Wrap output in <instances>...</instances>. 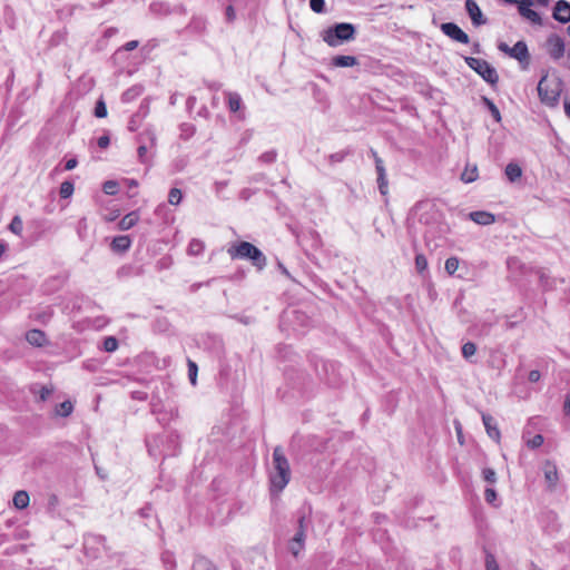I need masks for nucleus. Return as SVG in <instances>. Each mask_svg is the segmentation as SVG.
<instances>
[{"instance_id":"nucleus-34","label":"nucleus","mask_w":570,"mask_h":570,"mask_svg":"<svg viewBox=\"0 0 570 570\" xmlns=\"http://www.w3.org/2000/svg\"><path fill=\"white\" fill-rule=\"evenodd\" d=\"M476 178H478L476 166H474L472 168L466 167L461 175V179L466 184L475 181Z\"/></svg>"},{"instance_id":"nucleus-28","label":"nucleus","mask_w":570,"mask_h":570,"mask_svg":"<svg viewBox=\"0 0 570 570\" xmlns=\"http://www.w3.org/2000/svg\"><path fill=\"white\" fill-rule=\"evenodd\" d=\"M505 176L511 181H517L522 176V168L517 163H509L505 167Z\"/></svg>"},{"instance_id":"nucleus-24","label":"nucleus","mask_w":570,"mask_h":570,"mask_svg":"<svg viewBox=\"0 0 570 570\" xmlns=\"http://www.w3.org/2000/svg\"><path fill=\"white\" fill-rule=\"evenodd\" d=\"M139 220L138 212L134 210L125 215L120 222L118 223V228L120 230H128L132 228Z\"/></svg>"},{"instance_id":"nucleus-1","label":"nucleus","mask_w":570,"mask_h":570,"mask_svg":"<svg viewBox=\"0 0 570 570\" xmlns=\"http://www.w3.org/2000/svg\"><path fill=\"white\" fill-rule=\"evenodd\" d=\"M563 88L564 83L558 75L544 71L537 87L541 104L549 108L558 107Z\"/></svg>"},{"instance_id":"nucleus-59","label":"nucleus","mask_w":570,"mask_h":570,"mask_svg":"<svg viewBox=\"0 0 570 570\" xmlns=\"http://www.w3.org/2000/svg\"><path fill=\"white\" fill-rule=\"evenodd\" d=\"M117 32H118V29L115 27L107 28L104 32L102 40H107V39L114 37L115 35H117Z\"/></svg>"},{"instance_id":"nucleus-12","label":"nucleus","mask_w":570,"mask_h":570,"mask_svg":"<svg viewBox=\"0 0 570 570\" xmlns=\"http://www.w3.org/2000/svg\"><path fill=\"white\" fill-rule=\"evenodd\" d=\"M465 10L473 26L479 27L487 23V18H484L475 0H465Z\"/></svg>"},{"instance_id":"nucleus-55","label":"nucleus","mask_w":570,"mask_h":570,"mask_svg":"<svg viewBox=\"0 0 570 570\" xmlns=\"http://www.w3.org/2000/svg\"><path fill=\"white\" fill-rule=\"evenodd\" d=\"M109 144H110V138H109V136H108V135H102V136H101V137H99V138H98V140H97V145H98L100 148H102V149L107 148V147L109 146Z\"/></svg>"},{"instance_id":"nucleus-46","label":"nucleus","mask_w":570,"mask_h":570,"mask_svg":"<svg viewBox=\"0 0 570 570\" xmlns=\"http://www.w3.org/2000/svg\"><path fill=\"white\" fill-rule=\"evenodd\" d=\"M95 116L97 118H105L107 116V107L102 99H99L95 106Z\"/></svg>"},{"instance_id":"nucleus-48","label":"nucleus","mask_w":570,"mask_h":570,"mask_svg":"<svg viewBox=\"0 0 570 570\" xmlns=\"http://www.w3.org/2000/svg\"><path fill=\"white\" fill-rule=\"evenodd\" d=\"M482 475H483L484 481H487L490 484H493L497 482V473L491 468L483 469Z\"/></svg>"},{"instance_id":"nucleus-21","label":"nucleus","mask_w":570,"mask_h":570,"mask_svg":"<svg viewBox=\"0 0 570 570\" xmlns=\"http://www.w3.org/2000/svg\"><path fill=\"white\" fill-rule=\"evenodd\" d=\"M26 340L29 344L41 347L46 344L47 337L46 334L40 330H30L26 333Z\"/></svg>"},{"instance_id":"nucleus-58","label":"nucleus","mask_w":570,"mask_h":570,"mask_svg":"<svg viewBox=\"0 0 570 570\" xmlns=\"http://www.w3.org/2000/svg\"><path fill=\"white\" fill-rule=\"evenodd\" d=\"M157 415V421L161 424H166L174 415L173 411L170 412V415H168L167 413H164V411L161 412V414H156Z\"/></svg>"},{"instance_id":"nucleus-3","label":"nucleus","mask_w":570,"mask_h":570,"mask_svg":"<svg viewBox=\"0 0 570 570\" xmlns=\"http://www.w3.org/2000/svg\"><path fill=\"white\" fill-rule=\"evenodd\" d=\"M228 255L232 259H248L258 269L266 266V256L264 253L249 242H239L228 247Z\"/></svg>"},{"instance_id":"nucleus-10","label":"nucleus","mask_w":570,"mask_h":570,"mask_svg":"<svg viewBox=\"0 0 570 570\" xmlns=\"http://www.w3.org/2000/svg\"><path fill=\"white\" fill-rule=\"evenodd\" d=\"M442 32L451 38L454 41L460 43H469L470 38L466 32H464L456 23L454 22H444L441 24Z\"/></svg>"},{"instance_id":"nucleus-51","label":"nucleus","mask_w":570,"mask_h":570,"mask_svg":"<svg viewBox=\"0 0 570 570\" xmlns=\"http://www.w3.org/2000/svg\"><path fill=\"white\" fill-rule=\"evenodd\" d=\"M498 494L497 491L492 488H487L484 491V499L488 503L494 504L497 501Z\"/></svg>"},{"instance_id":"nucleus-32","label":"nucleus","mask_w":570,"mask_h":570,"mask_svg":"<svg viewBox=\"0 0 570 570\" xmlns=\"http://www.w3.org/2000/svg\"><path fill=\"white\" fill-rule=\"evenodd\" d=\"M544 478L551 487L556 485V483L558 481V471H557L556 465L547 464V466L544 469Z\"/></svg>"},{"instance_id":"nucleus-56","label":"nucleus","mask_w":570,"mask_h":570,"mask_svg":"<svg viewBox=\"0 0 570 570\" xmlns=\"http://www.w3.org/2000/svg\"><path fill=\"white\" fill-rule=\"evenodd\" d=\"M139 46V42L137 40H131L126 42L119 50H126L131 51L135 50Z\"/></svg>"},{"instance_id":"nucleus-63","label":"nucleus","mask_w":570,"mask_h":570,"mask_svg":"<svg viewBox=\"0 0 570 570\" xmlns=\"http://www.w3.org/2000/svg\"><path fill=\"white\" fill-rule=\"evenodd\" d=\"M66 37H67V32H65V33L56 32L52 36L51 41L53 43H59L60 41L66 40Z\"/></svg>"},{"instance_id":"nucleus-15","label":"nucleus","mask_w":570,"mask_h":570,"mask_svg":"<svg viewBox=\"0 0 570 570\" xmlns=\"http://www.w3.org/2000/svg\"><path fill=\"white\" fill-rule=\"evenodd\" d=\"M482 422L485 428L487 434L492 440L499 442L501 434L494 417L488 413H482Z\"/></svg>"},{"instance_id":"nucleus-11","label":"nucleus","mask_w":570,"mask_h":570,"mask_svg":"<svg viewBox=\"0 0 570 570\" xmlns=\"http://www.w3.org/2000/svg\"><path fill=\"white\" fill-rule=\"evenodd\" d=\"M509 57L518 60L522 68L525 69L530 63V52L527 43L523 40L518 41L511 47Z\"/></svg>"},{"instance_id":"nucleus-17","label":"nucleus","mask_w":570,"mask_h":570,"mask_svg":"<svg viewBox=\"0 0 570 570\" xmlns=\"http://www.w3.org/2000/svg\"><path fill=\"white\" fill-rule=\"evenodd\" d=\"M227 96V106H228V109L230 112H239V118L240 119H244L245 116H244V112L242 111L243 109V101H242V97L237 92H232V91H227L225 94Z\"/></svg>"},{"instance_id":"nucleus-41","label":"nucleus","mask_w":570,"mask_h":570,"mask_svg":"<svg viewBox=\"0 0 570 570\" xmlns=\"http://www.w3.org/2000/svg\"><path fill=\"white\" fill-rule=\"evenodd\" d=\"M377 186H379L380 193L383 196H385L389 191V183H387V178H386V171L377 174Z\"/></svg>"},{"instance_id":"nucleus-61","label":"nucleus","mask_w":570,"mask_h":570,"mask_svg":"<svg viewBox=\"0 0 570 570\" xmlns=\"http://www.w3.org/2000/svg\"><path fill=\"white\" fill-rule=\"evenodd\" d=\"M59 504V499L56 494H51L48 499V507L53 510Z\"/></svg>"},{"instance_id":"nucleus-37","label":"nucleus","mask_w":570,"mask_h":570,"mask_svg":"<svg viewBox=\"0 0 570 570\" xmlns=\"http://www.w3.org/2000/svg\"><path fill=\"white\" fill-rule=\"evenodd\" d=\"M56 415L59 416H68L71 414V401L66 400L60 405L56 407Z\"/></svg>"},{"instance_id":"nucleus-5","label":"nucleus","mask_w":570,"mask_h":570,"mask_svg":"<svg viewBox=\"0 0 570 570\" xmlns=\"http://www.w3.org/2000/svg\"><path fill=\"white\" fill-rule=\"evenodd\" d=\"M317 375L328 386L337 387L343 379L341 374V365L331 361H321L316 364Z\"/></svg>"},{"instance_id":"nucleus-23","label":"nucleus","mask_w":570,"mask_h":570,"mask_svg":"<svg viewBox=\"0 0 570 570\" xmlns=\"http://www.w3.org/2000/svg\"><path fill=\"white\" fill-rule=\"evenodd\" d=\"M142 266H136V265H124L117 271V276L119 278H126V277H132V276H140L144 274Z\"/></svg>"},{"instance_id":"nucleus-42","label":"nucleus","mask_w":570,"mask_h":570,"mask_svg":"<svg viewBox=\"0 0 570 570\" xmlns=\"http://www.w3.org/2000/svg\"><path fill=\"white\" fill-rule=\"evenodd\" d=\"M476 353V345L473 342H466L462 346V355L465 360H470Z\"/></svg>"},{"instance_id":"nucleus-50","label":"nucleus","mask_w":570,"mask_h":570,"mask_svg":"<svg viewBox=\"0 0 570 570\" xmlns=\"http://www.w3.org/2000/svg\"><path fill=\"white\" fill-rule=\"evenodd\" d=\"M311 9L316 13L325 11V0H309Z\"/></svg>"},{"instance_id":"nucleus-64","label":"nucleus","mask_w":570,"mask_h":570,"mask_svg":"<svg viewBox=\"0 0 570 570\" xmlns=\"http://www.w3.org/2000/svg\"><path fill=\"white\" fill-rule=\"evenodd\" d=\"M563 412H564L566 415L570 414V393H568L566 395V400H564V403H563Z\"/></svg>"},{"instance_id":"nucleus-13","label":"nucleus","mask_w":570,"mask_h":570,"mask_svg":"<svg viewBox=\"0 0 570 570\" xmlns=\"http://www.w3.org/2000/svg\"><path fill=\"white\" fill-rule=\"evenodd\" d=\"M148 112H149V101L147 99H144L140 102V106H139V109L137 110V112H135L130 117L129 122H128V129L130 131H136L140 127L142 120L148 115Z\"/></svg>"},{"instance_id":"nucleus-39","label":"nucleus","mask_w":570,"mask_h":570,"mask_svg":"<svg viewBox=\"0 0 570 570\" xmlns=\"http://www.w3.org/2000/svg\"><path fill=\"white\" fill-rule=\"evenodd\" d=\"M119 189V184L116 180H106L102 184V190L107 195H116Z\"/></svg>"},{"instance_id":"nucleus-31","label":"nucleus","mask_w":570,"mask_h":570,"mask_svg":"<svg viewBox=\"0 0 570 570\" xmlns=\"http://www.w3.org/2000/svg\"><path fill=\"white\" fill-rule=\"evenodd\" d=\"M205 249V245L200 239L194 238L189 242L188 254L191 256L200 255Z\"/></svg>"},{"instance_id":"nucleus-6","label":"nucleus","mask_w":570,"mask_h":570,"mask_svg":"<svg viewBox=\"0 0 570 570\" xmlns=\"http://www.w3.org/2000/svg\"><path fill=\"white\" fill-rule=\"evenodd\" d=\"M465 63L474 70L484 81L491 86H495L499 81V75L494 67H492L487 60L464 57Z\"/></svg>"},{"instance_id":"nucleus-22","label":"nucleus","mask_w":570,"mask_h":570,"mask_svg":"<svg viewBox=\"0 0 570 570\" xmlns=\"http://www.w3.org/2000/svg\"><path fill=\"white\" fill-rule=\"evenodd\" d=\"M206 19L199 16L191 18L190 22L186 27V31L191 33L202 35L206 31Z\"/></svg>"},{"instance_id":"nucleus-43","label":"nucleus","mask_w":570,"mask_h":570,"mask_svg":"<svg viewBox=\"0 0 570 570\" xmlns=\"http://www.w3.org/2000/svg\"><path fill=\"white\" fill-rule=\"evenodd\" d=\"M187 366H188V377H189V381H190V383L193 385H196L198 366L191 360H188Z\"/></svg>"},{"instance_id":"nucleus-20","label":"nucleus","mask_w":570,"mask_h":570,"mask_svg":"<svg viewBox=\"0 0 570 570\" xmlns=\"http://www.w3.org/2000/svg\"><path fill=\"white\" fill-rule=\"evenodd\" d=\"M331 65L337 68H348L358 65V60L354 56L337 55L332 58Z\"/></svg>"},{"instance_id":"nucleus-30","label":"nucleus","mask_w":570,"mask_h":570,"mask_svg":"<svg viewBox=\"0 0 570 570\" xmlns=\"http://www.w3.org/2000/svg\"><path fill=\"white\" fill-rule=\"evenodd\" d=\"M482 102L488 108V110L490 111V114H491L492 118L495 120V122H500L502 118H501L500 110L495 106V104L488 97H482Z\"/></svg>"},{"instance_id":"nucleus-45","label":"nucleus","mask_w":570,"mask_h":570,"mask_svg":"<svg viewBox=\"0 0 570 570\" xmlns=\"http://www.w3.org/2000/svg\"><path fill=\"white\" fill-rule=\"evenodd\" d=\"M444 268L449 275H453L459 268V259L456 257H449L445 261Z\"/></svg>"},{"instance_id":"nucleus-49","label":"nucleus","mask_w":570,"mask_h":570,"mask_svg":"<svg viewBox=\"0 0 570 570\" xmlns=\"http://www.w3.org/2000/svg\"><path fill=\"white\" fill-rule=\"evenodd\" d=\"M60 197L67 199L71 196V180H65L59 190Z\"/></svg>"},{"instance_id":"nucleus-19","label":"nucleus","mask_w":570,"mask_h":570,"mask_svg":"<svg viewBox=\"0 0 570 570\" xmlns=\"http://www.w3.org/2000/svg\"><path fill=\"white\" fill-rule=\"evenodd\" d=\"M131 246V238L128 235L116 236L111 242V250L115 253H125Z\"/></svg>"},{"instance_id":"nucleus-54","label":"nucleus","mask_w":570,"mask_h":570,"mask_svg":"<svg viewBox=\"0 0 570 570\" xmlns=\"http://www.w3.org/2000/svg\"><path fill=\"white\" fill-rule=\"evenodd\" d=\"M71 167H72V164H71V158H68L67 156L63 158V166L62 168H60L59 166H57L53 171H52V175H56L60 171H63V170H71Z\"/></svg>"},{"instance_id":"nucleus-18","label":"nucleus","mask_w":570,"mask_h":570,"mask_svg":"<svg viewBox=\"0 0 570 570\" xmlns=\"http://www.w3.org/2000/svg\"><path fill=\"white\" fill-rule=\"evenodd\" d=\"M469 218L475 224L487 226L495 222V217L492 213L485 210H475L469 214Z\"/></svg>"},{"instance_id":"nucleus-25","label":"nucleus","mask_w":570,"mask_h":570,"mask_svg":"<svg viewBox=\"0 0 570 570\" xmlns=\"http://www.w3.org/2000/svg\"><path fill=\"white\" fill-rule=\"evenodd\" d=\"M493 324L494 323L490 322V321H481V322L475 323L471 327V331H472L473 335L488 336L491 332Z\"/></svg>"},{"instance_id":"nucleus-2","label":"nucleus","mask_w":570,"mask_h":570,"mask_svg":"<svg viewBox=\"0 0 570 570\" xmlns=\"http://www.w3.org/2000/svg\"><path fill=\"white\" fill-rule=\"evenodd\" d=\"M291 480V468L287 458L281 446L273 451V469L269 472L272 493L282 492Z\"/></svg>"},{"instance_id":"nucleus-14","label":"nucleus","mask_w":570,"mask_h":570,"mask_svg":"<svg viewBox=\"0 0 570 570\" xmlns=\"http://www.w3.org/2000/svg\"><path fill=\"white\" fill-rule=\"evenodd\" d=\"M552 17L560 23L570 22V2H568L567 0L557 1Z\"/></svg>"},{"instance_id":"nucleus-62","label":"nucleus","mask_w":570,"mask_h":570,"mask_svg":"<svg viewBox=\"0 0 570 570\" xmlns=\"http://www.w3.org/2000/svg\"><path fill=\"white\" fill-rule=\"evenodd\" d=\"M375 169L377 174L385 173L384 163L381 157H376L375 159Z\"/></svg>"},{"instance_id":"nucleus-8","label":"nucleus","mask_w":570,"mask_h":570,"mask_svg":"<svg viewBox=\"0 0 570 570\" xmlns=\"http://www.w3.org/2000/svg\"><path fill=\"white\" fill-rule=\"evenodd\" d=\"M82 549L87 558L98 559L105 549V538L97 534H87L83 537Z\"/></svg>"},{"instance_id":"nucleus-38","label":"nucleus","mask_w":570,"mask_h":570,"mask_svg":"<svg viewBox=\"0 0 570 570\" xmlns=\"http://www.w3.org/2000/svg\"><path fill=\"white\" fill-rule=\"evenodd\" d=\"M277 158V151L276 149H271L268 151H265L259 157H258V160L263 164H266V165H269V164H273Z\"/></svg>"},{"instance_id":"nucleus-52","label":"nucleus","mask_w":570,"mask_h":570,"mask_svg":"<svg viewBox=\"0 0 570 570\" xmlns=\"http://www.w3.org/2000/svg\"><path fill=\"white\" fill-rule=\"evenodd\" d=\"M485 568H487V570H500L499 564L497 563V561L492 554L487 556Z\"/></svg>"},{"instance_id":"nucleus-33","label":"nucleus","mask_w":570,"mask_h":570,"mask_svg":"<svg viewBox=\"0 0 570 570\" xmlns=\"http://www.w3.org/2000/svg\"><path fill=\"white\" fill-rule=\"evenodd\" d=\"M351 154H352V150L348 148L337 151V153H334V154H331L327 156L328 164L333 166L335 164L342 163Z\"/></svg>"},{"instance_id":"nucleus-35","label":"nucleus","mask_w":570,"mask_h":570,"mask_svg":"<svg viewBox=\"0 0 570 570\" xmlns=\"http://www.w3.org/2000/svg\"><path fill=\"white\" fill-rule=\"evenodd\" d=\"M102 348L108 353H112L118 348V340L115 336H106L102 341Z\"/></svg>"},{"instance_id":"nucleus-57","label":"nucleus","mask_w":570,"mask_h":570,"mask_svg":"<svg viewBox=\"0 0 570 570\" xmlns=\"http://www.w3.org/2000/svg\"><path fill=\"white\" fill-rule=\"evenodd\" d=\"M540 379H541V373L538 370L530 371V373L528 375V380L531 383H537Z\"/></svg>"},{"instance_id":"nucleus-26","label":"nucleus","mask_w":570,"mask_h":570,"mask_svg":"<svg viewBox=\"0 0 570 570\" xmlns=\"http://www.w3.org/2000/svg\"><path fill=\"white\" fill-rule=\"evenodd\" d=\"M142 91H144L142 86H140V85L132 86L121 95V101L125 104L131 102L135 99H137L142 94Z\"/></svg>"},{"instance_id":"nucleus-44","label":"nucleus","mask_w":570,"mask_h":570,"mask_svg":"<svg viewBox=\"0 0 570 570\" xmlns=\"http://www.w3.org/2000/svg\"><path fill=\"white\" fill-rule=\"evenodd\" d=\"M23 228L22 219L19 216H14L9 225V229L16 234L20 235Z\"/></svg>"},{"instance_id":"nucleus-40","label":"nucleus","mask_w":570,"mask_h":570,"mask_svg":"<svg viewBox=\"0 0 570 570\" xmlns=\"http://www.w3.org/2000/svg\"><path fill=\"white\" fill-rule=\"evenodd\" d=\"M415 268L417 273L423 274L428 269V259L423 254L415 255Z\"/></svg>"},{"instance_id":"nucleus-36","label":"nucleus","mask_w":570,"mask_h":570,"mask_svg":"<svg viewBox=\"0 0 570 570\" xmlns=\"http://www.w3.org/2000/svg\"><path fill=\"white\" fill-rule=\"evenodd\" d=\"M183 193L179 188H171L168 194V203L170 205L177 206L181 203Z\"/></svg>"},{"instance_id":"nucleus-47","label":"nucleus","mask_w":570,"mask_h":570,"mask_svg":"<svg viewBox=\"0 0 570 570\" xmlns=\"http://www.w3.org/2000/svg\"><path fill=\"white\" fill-rule=\"evenodd\" d=\"M163 403L160 399L156 395H153L150 401V409L153 414H161L163 412Z\"/></svg>"},{"instance_id":"nucleus-27","label":"nucleus","mask_w":570,"mask_h":570,"mask_svg":"<svg viewBox=\"0 0 570 570\" xmlns=\"http://www.w3.org/2000/svg\"><path fill=\"white\" fill-rule=\"evenodd\" d=\"M30 391L33 395L38 396V400L40 402H45L51 395L53 389L45 385L35 384L31 386Z\"/></svg>"},{"instance_id":"nucleus-29","label":"nucleus","mask_w":570,"mask_h":570,"mask_svg":"<svg viewBox=\"0 0 570 570\" xmlns=\"http://www.w3.org/2000/svg\"><path fill=\"white\" fill-rule=\"evenodd\" d=\"M29 494L24 490H19L13 495V505L19 510L26 509L29 505Z\"/></svg>"},{"instance_id":"nucleus-4","label":"nucleus","mask_w":570,"mask_h":570,"mask_svg":"<svg viewBox=\"0 0 570 570\" xmlns=\"http://www.w3.org/2000/svg\"><path fill=\"white\" fill-rule=\"evenodd\" d=\"M356 29L354 24L348 22H340L327 28L323 32V40L330 47H338L344 42L355 39Z\"/></svg>"},{"instance_id":"nucleus-60","label":"nucleus","mask_w":570,"mask_h":570,"mask_svg":"<svg viewBox=\"0 0 570 570\" xmlns=\"http://www.w3.org/2000/svg\"><path fill=\"white\" fill-rule=\"evenodd\" d=\"M171 264L170 257H163L157 262V266L159 269L167 268Z\"/></svg>"},{"instance_id":"nucleus-7","label":"nucleus","mask_w":570,"mask_h":570,"mask_svg":"<svg viewBox=\"0 0 570 570\" xmlns=\"http://www.w3.org/2000/svg\"><path fill=\"white\" fill-rule=\"evenodd\" d=\"M308 521L304 513H301L297 518V530L293 538L288 541V550L294 557H298L299 552L305 547L306 530Z\"/></svg>"},{"instance_id":"nucleus-9","label":"nucleus","mask_w":570,"mask_h":570,"mask_svg":"<svg viewBox=\"0 0 570 570\" xmlns=\"http://www.w3.org/2000/svg\"><path fill=\"white\" fill-rule=\"evenodd\" d=\"M546 49L553 60H559L564 56L566 46L563 39L557 33H551L546 41Z\"/></svg>"},{"instance_id":"nucleus-16","label":"nucleus","mask_w":570,"mask_h":570,"mask_svg":"<svg viewBox=\"0 0 570 570\" xmlns=\"http://www.w3.org/2000/svg\"><path fill=\"white\" fill-rule=\"evenodd\" d=\"M533 4L532 0L528 2H523V6H519L518 10L520 16L531 21L533 24H542V19L540 14L532 10L530 7Z\"/></svg>"},{"instance_id":"nucleus-53","label":"nucleus","mask_w":570,"mask_h":570,"mask_svg":"<svg viewBox=\"0 0 570 570\" xmlns=\"http://www.w3.org/2000/svg\"><path fill=\"white\" fill-rule=\"evenodd\" d=\"M543 443V436L541 434H535L529 442L528 446L531 449H537L541 446Z\"/></svg>"}]
</instances>
